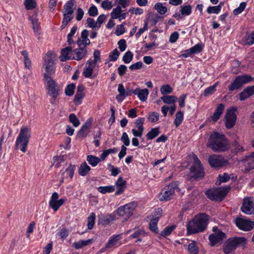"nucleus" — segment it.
Returning <instances> with one entry per match:
<instances>
[{
  "mask_svg": "<svg viewBox=\"0 0 254 254\" xmlns=\"http://www.w3.org/2000/svg\"><path fill=\"white\" fill-rule=\"evenodd\" d=\"M236 226L241 230L249 231L254 227V222L250 220L238 218L235 220Z\"/></svg>",
  "mask_w": 254,
  "mask_h": 254,
  "instance_id": "obj_16",
  "label": "nucleus"
},
{
  "mask_svg": "<svg viewBox=\"0 0 254 254\" xmlns=\"http://www.w3.org/2000/svg\"><path fill=\"white\" fill-rule=\"evenodd\" d=\"M234 148L232 150V152L235 155L238 154L244 151L245 149L238 142H235L233 144Z\"/></svg>",
  "mask_w": 254,
  "mask_h": 254,
  "instance_id": "obj_52",
  "label": "nucleus"
},
{
  "mask_svg": "<svg viewBox=\"0 0 254 254\" xmlns=\"http://www.w3.org/2000/svg\"><path fill=\"white\" fill-rule=\"evenodd\" d=\"M120 53L117 49H114L109 55V60L110 61L115 62L117 61L120 56Z\"/></svg>",
  "mask_w": 254,
  "mask_h": 254,
  "instance_id": "obj_56",
  "label": "nucleus"
},
{
  "mask_svg": "<svg viewBox=\"0 0 254 254\" xmlns=\"http://www.w3.org/2000/svg\"><path fill=\"white\" fill-rule=\"evenodd\" d=\"M158 221L157 218H153L151 220L149 224V229L153 232L156 234L158 233V229L157 227Z\"/></svg>",
  "mask_w": 254,
  "mask_h": 254,
  "instance_id": "obj_41",
  "label": "nucleus"
},
{
  "mask_svg": "<svg viewBox=\"0 0 254 254\" xmlns=\"http://www.w3.org/2000/svg\"><path fill=\"white\" fill-rule=\"evenodd\" d=\"M91 243L92 240L91 239H88L85 241L80 240L78 242L73 243L72 246L75 249L78 250L90 245Z\"/></svg>",
  "mask_w": 254,
  "mask_h": 254,
  "instance_id": "obj_32",
  "label": "nucleus"
},
{
  "mask_svg": "<svg viewBox=\"0 0 254 254\" xmlns=\"http://www.w3.org/2000/svg\"><path fill=\"white\" fill-rule=\"evenodd\" d=\"M208 163L212 167H221L227 165L228 164L227 160L225 159L222 156L213 154L208 158Z\"/></svg>",
  "mask_w": 254,
  "mask_h": 254,
  "instance_id": "obj_13",
  "label": "nucleus"
},
{
  "mask_svg": "<svg viewBox=\"0 0 254 254\" xmlns=\"http://www.w3.org/2000/svg\"><path fill=\"white\" fill-rule=\"evenodd\" d=\"M141 236H145V232H144V231L143 230L139 229V230H136L135 232H134V233L133 234H132L130 236V237L132 238H137L138 239L136 241V242H137V241H141V239H139V238Z\"/></svg>",
  "mask_w": 254,
  "mask_h": 254,
  "instance_id": "obj_61",
  "label": "nucleus"
},
{
  "mask_svg": "<svg viewBox=\"0 0 254 254\" xmlns=\"http://www.w3.org/2000/svg\"><path fill=\"white\" fill-rule=\"evenodd\" d=\"M89 35L88 31L84 29L81 34V38H78L77 41V44L79 48H85V47L90 44V41L88 38Z\"/></svg>",
  "mask_w": 254,
  "mask_h": 254,
  "instance_id": "obj_17",
  "label": "nucleus"
},
{
  "mask_svg": "<svg viewBox=\"0 0 254 254\" xmlns=\"http://www.w3.org/2000/svg\"><path fill=\"white\" fill-rule=\"evenodd\" d=\"M75 170V166L69 165L68 168L65 170V173L68 174L69 177L71 179L72 178L74 171Z\"/></svg>",
  "mask_w": 254,
  "mask_h": 254,
  "instance_id": "obj_63",
  "label": "nucleus"
},
{
  "mask_svg": "<svg viewBox=\"0 0 254 254\" xmlns=\"http://www.w3.org/2000/svg\"><path fill=\"white\" fill-rule=\"evenodd\" d=\"M137 206L136 203L133 202L120 206L117 210V213L121 216L124 217L127 221L133 214V212Z\"/></svg>",
  "mask_w": 254,
  "mask_h": 254,
  "instance_id": "obj_9",
  "label": "nucleus"
},
{
  "mask_svg": "<svg viewBox=\"0 0 254 254\" xmlns=\"http://www.w3.org/2000/svg\"><path fill=\"white\" fill-rule=\"evenodd\" d=\"M69 122L75 127H78L80 124V122L78 119L76 117L74 114H70L69 116Z\"/></svg>",
  "mask_w": 254,
  "mask_h": 254,
  "instance_id": "obj_54",
  "label": "nucleus"
},
{
  "mask_svg": "<svg viewBox=\"0 0 254 254\" xmlns=\"http://www.w3.org/2000/svg\"><path fill=\"white\" fill-rule=\"evenodd\" d=\"M192 6L189 4H185L180 7V12L183 16H189L192 12Z\"/></svg>",
  "mask_w": 254,
  "mask_h": 254,
  "instance_id": "obj_30",
  "label": "nucleus"
},
{
  "mask_svg": "<svg viewBox=\"0 0 254 254\" xmlns=\"http://www.w3.org/2000/svg\"><path fill=\"white\" fill-rule=\"evenodd\" d=\"M224 105L222 103L218 105L214 112V114L212 116H211V118L213 121L217 122L219 119L224 110Z\"/></svg>",
  "mask_w": 254,
  "mask_h": 254,
  "instance_id": "obj_25",
  "label": "nucleus"
},
{
  "mask_svg": "<svg viewBox=\"0 0 254 254\" xmlns=\"http://www.w3.org/2000/svg\"><path fill=\"white\" fill-rule=\"evenodd\" d=\"M160 133L159 127H157L151 129L146 134V137L148 140H152L157 136Z\"/></svg>",
  "mask_w": 254,
  "mask_h": 254,
  "instance_id": "obj_34",
  "label": "nucleus"
},
{
  "mask_svg": "<svg viewBox=\"0 0 254 254\" xmlns=\"http://www.w3.org/2000/svg\"><path fill=\"white\" fill-rule=\"evenodd\" d=\"M87 161L88 163L93 167L96 166L101 160V158H98L96 156L89 155L87 156Z\"/></svg>",
  "mask_w": 254,
  "mask_h": 254,
  "instance_id": "obj_39",
  "label": "nucleus"
},
{
  "mask_svg": "<svg viewBox=\"0 0 254 254\" xmlns=\"http://www.w3.org/2000/svg\"><path fill=\"white\" fill-rule=\"evenodd\" d=\"M43 67L45 69L44 81L47 94L49 97L50 103L53 105H57L59 102V96L61 90L60 85L51 77L55 72L56 55L52 52H48L44 58Z\"/></svg>",
  "mask_w": 254,
  "mask_h": 254,
  "instance_id": "obj_1",
  "label": "nucleus"
},
{
  "mask_svg": "<svg viewBox=\"0 0 254 254\" xmlns=\"http://www.w3.org/2000/svg\"><path fill=\"white\" fill-rule=\"evenodd\" d=\"M127 182L123 180L122 177L118 178L116 182V186L117 188V190L115 193L116 195H119L124 192L126 188Z\"/></svg>",
  "mask_w": 254,
  "mask_h": 254,
  "instance_id": "obj_24",
  "label": "nucleus"
},
{
  "mask_svg": "<svg viewBox=\"0 0 254 254\" xmlns=\"http://www.w3.org/2000/svg\"><path fill=\"white\" fill-rule=\"evenodd\" d=\"M75 89V84L74 83H71L68 84L65 89V94L66 96H72L74 93Z\"/></svg>",
  "mask_w": 254,
  "mask_h": 254,
  "instance_id": "obj_48",
  "label": "nucleus"
},
{
  "mask_svg": "<svg viewBox=\"0 0 254 254\" xmlns=\"http://www.w3.org/2000/svg\"><path fill=\"white\" fill-rule=\"evenodd\" d=\"M94 60H88V63H91L93 64H96L97 63L101 62L100 59V52L98 50H95L93 53Z\"/></svg>",
  "mask_w": 254,
  "mask_h": 254,
  "instance_id": "obj_44",
  "label": "nucleus"
},
{
  "mask_svg": "<svg viewBox=\"0 0 254 254\" xmlns=\"http://www.w3.org/2000/svg\"><path fill=\"white\" fill-rule=\"evenodd\" d=\"M85 94L84 93H77L75 95L74 99V103L75 105H78L81 103V101L83 97H84Z\"/></svg>",
  "mask_w": 254,
  "mask_h": 254,
  "instance_id": "obj_55",
  "label": "nucleus"
},
{
  "mask_svg": "<svg viewBox=\"0 0 254 254\" xmlns=\"http://www.w3.org/2000/svg\"><path fill=\"white\" fill-rule=\"evenodd\" d=\"M154 8L160 14H164L167 10L166 6L163 5L162 3H157L155 4Z\"/></svg>",
  "mask_w": 254,
  "mask_h": 254,
  "instance_id": "obj_51",
  "label": "nucleus"
},
{
  "mask_svg": "<svg viewBox=\"0 0 254 254\" xmlns=\"http://www.w3.org/2000/svg\"><path fill=\"white\" fill-rule=\"evenodd\" d=\"M208 221V216L205 214L195 216L187 226L188 233L192 234L203 232L207 227Z\"/></svg>",
  "mask_w": 254,
  "mask_h": 254,
  "instance_id": "obj_3",
  "label": "nucleus"
},
{
  "mask_svg": "<svg viewBox=\"0 0 254 254\" xmlns=\"http://www.w3.org/2000/svg\"><path fill=\"white\" fill-rule=\"evenodd\" d=\"M75 2L74 0L67 1L64 6L63 13L73 15L74 11L76 8Z\"/></svg>",
  "mask_w": 254,
  "mask_h": 254,
  "instance_id": "obj_22",
  "label": "nucleus"
},
{
  "mask_svg": "<svg viewBox=\"0 0 254 254\" xmlns=\"http://www.w3.org/2000/svg\"><path fill=\"white\" fill-rule=\"evenodd\" d=\"M115 190V187L113 186L99 187L98 188V190L103 194H105L107 192H112Z\"/></svg>",
  "mask_w": 254,
  "mask_h": 254,
  "instance_id": "obj_43",
  "label": "nucleus"
},
{
  "mask_svg": "<svg viewBox=\"0 0 254 254\" xmlns=\"http://www.w3.org/2000/svg\"><path fill=\"white\" fill-rule=\"evenodd\" d=\"M118 91L119 94L116 96V99L118 101L122 102L123 99L126 97V90L123 84H119Z\"/></svg>",
  "mask_w": 254,
  "mask_h": 254,
  "instance_id": "obj_37",
  "label": "nucleus"
},
{
  "mask_svg": "<svg viewBox=\"0 0 254 254\" xmlns=\"http://www.w3.org/2000/svg\"><path fill=\"white\" fill-rule=\"evenodd\" d=\"M149 93V90L146 88L142 89L136 88L132 91V94L137 95L139 100L142 102L146 101Z\"/></svg>",
  "mask_w": 254,
  "mask_h": 254,
  "instance_id": "obj_20",
  "label": "nucleus"
},
{
  "mask_svg": "<svg viewBox=\"0 0 254 254\" xmlns=\"http://www.w3.org/2000/svg\"><path fill=\"white\" fill-rule=\"evenodd\" d=\"M24 4L27 10L33 9L37 6L35 0H25Z\"/></svg>",
  "mask_w": 254,
  "mask_h": 254,
  "instance_id": "obj_49",
  "label": "nucleus"
},
{
  "mask_svg": "<svg viewBox=\"0 0 254 254\" xmlns=\"http://www.w3.org/2000/svg\"><path fill=\"white\" fill-rule=\"evenodd\" d=\"M117 151V149L115 147L105 150L100 155L101 160H104L110 154L115 153Z\"/></svg>",
  "mask_w": 254,
  "mask_h": 254,
  "instance_id": "obj_45",
  "label": "nucleus"
},
{
  "mask_svg": "<svg viewBox=\"0 0 254 254\" xmlns=\"http://www.w3.org/2000/svg\"><path fill=\"white\" fill-rule=\"evenodd\" d=\"M66 159V156L64 155L55 156L53 158L54 163L53 165L56 168H59L64 165H66V163L65 162Z\"/></svg>",
  "mask_w": 254,
  "mask_h": 254,
  "instance_id": "obj_27",
  "label": "nucleus"
},
{
  "mask_svg": "<svg viewBox=\"0 0 254 254\" xmlns=\"http://www.w3.org/2000/svg\"><path fill=\"white\" fill-rule=\"evenodd\" d=\"M253 95H254V85L245 88L239 94V99L240 101H244Z\"/></svg>",
  "mask_w": 254,
  "mask_h": 254,
  "instance_id": "obj_19",
  "label": "nucleus"
},
{
  "mask_svg": "<svg viewBox=\"0 0 254 254\" xmlns=\"http://www.w3.org/2000/svg\"><path fill=\"white\" fill-rule=\"evenodd\" d=\"M133 54L131 51H128L124 55L123 60L126 64L129 63L132 60Z\"/></svg>",
  "mask_w": 254,
  "mask_h": 254,
  "instance_id": "obj_57",
  "label": "nucleus"
},
{
  "mask_svg": "<svg viewBox=\"0 0 254 254\" xmlns=\"http://www.w3.org/2000/svg\"><path fill=\"white\" fill-rule=\"evenodd\" d=\"M29 19L31 21L32 28L35 32H38L40 30V24L37 18V12L35 11L33 15L29 16Z\"/></svg>",
  "mask_w": 254,
  "mask_h": 254,
  "instance_id": "obj_26",
  "label": "nucleus"
},
{
  "mask_svg": "<svg viewBox=\"0 0 254 254\" xmlns=\"http://www.w3.org/2000/svg\"><path fill=\"white\" fill-rule=\"evenodd\" d=\"M175 228V226L174 225L167 227L161 232L160 235L163 237H166L171 234Z\"/></svg>",
  "mask_w": 254,
  "mask_h": 254,
  "instance_id": "obj_53",
  "label": "nucleus"
},
{
  "mask_svg": "<svg viewBox=\"0 0 254 254\" xmlns=\"http://www.w3.org/2000/svg\"><path fill=\"white\" fill-rule=\"evenodd\" d=\"M246 5H247L246 2H241L239 6L233 10V14L235 15H237L240 14L245 9Z\"/></svg>",
  "mask_w": 254,
  "mask_h": 254,
  "instance_id": "obj_60",
  "label": "nucleus"
},
{
  "mask_svg": "<svg viewBox=\"0 0 254 254\" xmlns=\"http://www.w3.org/2000/svg\"><path fill=\"white\" fill-rule=\"evenodd\" d=\"M75 56L73 59L79 61L82 59L87 54V50L85 48H77L73 50Z\"/></svg>",
  "mask_w": 254,
  "mask_h": 254,
  "instance_id": "obj_29",
  "label": "nucleus"
},
{
  "mask_svg": "<svg viewBox=\"0 0 254 254\" xmlns=\"http://www.w3.org/2000/svg\"><path fill=\"white\" fill-rule=\"evenodd\" d=\"M212 231L214 233L209 236L210 245L214 246L218 244H222L226 238V234L217 227H213Z\"/></svg>",
  "mask_w": 254,
  "mask_h": 254,
  "instance_id": "obj_10",
  "label": "nucleus"
},
{
  "mask_svg": "<svg viewBox=\"0 0 254 254\" xmlns=\"http://www.w3.org/2000/svg\"><path fill=\"white\" fill-rule=\"evenodd\" d=\"M87 64L88 66L84 68L83 75L86 78H91L93 69L95 65L91 63H88V62H87Z\"/></svg>",
  "mask_w": 254,
  "mask_h": 254,
  "instance_id": "obj_33",
  "label": "nucleus"
},
{
  "mask_svg": "<svg viewBox=\"0 0 254 254\" xmlns=\"http://www.w3.org/2000/svg\"><path fill=\"white\" fill-rule=\"evenodd\" d=\"M91 123L90 121L87 120L84 125H83L80 129L78 131L77 135L79 137H85L88 133V130L91 127Z\"/></svg>",
  "mask_w": 254,
  "mask_h": 254,
  "instance_id": "obj_28",
  "label": "nucleus"
},
{
  "mask_svg": "<svg viewBox=\"0 0 254 254\" xmlns=\"http://www.w3.org/2000/svg\"><path fill=\"white\" fill-rule=\"evenodd\" d=\"M236 109L230 108L227 110L225 116V123L227 128L230 129L235 125L237 116L236 115Z\"/></svg>",
  "mask_w": 254,
  "mask_h": 254,
  "instance_id": "obj_14",
  "label": "nucleus"
},
{
  "mask_svg": "<svg viewBox=\"0 0 254 254\" xmlns=\"http://www.w3.org/2000/svg\"><path fill=\"white\" fill-rule=\"evenodd\" d=\"M172 88L169 84L163 85L161 86L160 91L162 94L165 95L172 92Z\"/></svg>",
  "mask_w": 254,
  "mask_h": 254,
  "instance_id": "obj_58",
  "label": "nucleus"
},
{
  "mask_svg": "<svg viewBox=\"0 0 254 254\" xmlns=\"http://www.w3.org/2000/svg\"><path fill=\"white\" fill-rule=\"evenodd\" d=\"M188 250L190 254H197L198 252V248L194 243H191L189 245Z\"/></svg>",
  "mask_w": 254,
  "mask_h": 254,
  "instance_id": "obj_62",
  "label": "nucleus"
},
{
  "mask_svg": "<svg viewBox=\"0 0 254 254\" xmlns=\"http://www.w3.org/2000/svg\"><path fill=\"white\" fill-rule=\"evenodd\" d=\"M184 119V113L182 111H178L176 115L174 124L176 127H179L182 123Z\"/></svg>",
  "mask_w": 254,
  "mask_h": 254,
  "instance_id": "obj_40",
  "label": "nucleus"
},
{
  "mask_svg": "<svg viewBox=\"0 0 254 254\" xmlns=\"http://www.w3.org/2000/svg\"><path fill=\"white\" fill-rule=\"evenodd\" d=\"M112 19L119 18L120 20L125 19L127 16L126 13H123L120 6H118L113 9L111 13Z\"/></svg>",
  "mask_w": 254,
  "mask_h": 254,
  "instance_id": "obj_23",
  "label": "nucleus"
},
{
  "mask_svg": "<svg viewBox=\"0 0 254 254\" xmlns=\"http://www.w3.org/2000/svg\"><path fill=\"white\" fill-rule=\"evenodd\" d=\"M254 80V78L250 75L243 74L236 77L233 82L228 86L229 91L232 92L241 89L244 84L249 83Z\"/></svg>",
  "mask_w": 254,
  "mask_h": 254,
  "instance_id": "obj_7",
  "label": "nucleus"
},
{
  "mask_svg": "<svg viewBox=\"0 0 254 254\" xmlns=\"http://www.w3.org/2000/svg\"><path fill=\"white\" fill-rule=\"evenodd\" d=\"M96 215L93 212L90 213V215L87 218V227L89 229H92L95 224Z\"/></svg>",
  "mask_w": 254,
  "mask_h": 254,
  "instance_id": "obj_47",
  "label": "nucleus"
},
{
  "mask_svg": "<svg viewBox=\"0 0 254 254\" xmlns=\"http://www.w3.org/2000/svg\"><path fill=\"white\" fill-rule=\"evenodd\" d=\"M241 43L244 45H252L254 44V32L241 40Z\"/></svg>",
  "mask_w": 254,
  "mask_h": 254,
  "instance_id": "obj_42",
  "label": "nucleus"
},
{
  "mask_svg": "<svg viewBox=\"0 0 254 254\" xmlns=\"http://www.w3.org/2000/svg\"><path fill=\"white\" fill-rule=\"evenodd\" d=\"M145 121L144 118H138L134 122L136 127L138 129L144 130V127L143 126Z\"/></svg>",
  "mask_w": 254,
  "mask_h": 254,
  "instance_id": "obj_59",
  "label": "nucleus"
},
{
  "mask_svg": "<svg viewBox=\"0 0 254 254\" xmlns=\"http://www.w3.org/2000/svg\"><path fill=\"white\" fill-rule=\"evenodd\" d=\"M230 190V186L217 188L208 190L205 194L211 200L221 201Z\"/></svg>",
  "mask_w": 254,
  "mask_h": 254,
  "instance_id": "obj_6",
  "label": "nucleus"
},
{
  "mask_svg": "<svg viewBox=\"0 0 254 254\" xmlns=\"http://www.w3.org/2000/svg\"><path fill=\"white\" fill-rule=\"evenodd\" d=\"M121 239V234L113 235L109 238L108 243L106 245L105 249H111L117 245H121V243L120 242Z\"/></svg>",
  "mask_w": 254,
  "mask_h": 254,
  "instance_id": "obj_21",
  "label": "nucleus"
},
{
  "mask_svg": "<svg viewBox=\"0 0 254 254\" xmlns=\"http://www.w3.org/2000/svg\"><path fill=\"white\" fill-rule=\"evenodd\" d=\"M193 166L190 169L191 171L194 173L193 178L194 179L202 178L204 175L202 165L196 155L193 156Z\"/></svg>",
  "mask_w": 254,
  "mask_h": 254,
  "instance_id": "obj_11",
  "label": "nucleus"
},
{
  "mask_svg": "<svg viewBox=\"0 0 254 254\" xmlns=\"http://www.w3.org/2000/svg\"><path fill=\"white\" fill-rule=\"evenodd\" d=\"M247 243V240L244 237H234L229 238L225 242L223 252L225 254H229L237 247H245Z\"/></svg>",
  "mask_w": 254,
  "mask_h": 254,
  "instance_id": "obj_5",
  "label": "nucleus"
},
{
  "mask_svg": "<svg viewBox=\"0 0 254 254\" xmlns=\"http://www.w3.org/2000/svg\"><path fill=\"white\" fill-rule=\"evenodd\" d=\"M207 146L216 152L226 151L230 147L229 142L225 136L217 132H213L210 134Z\"/></svg>",
  "mask_w": 254,
  "mask_h": 254,
  "instance_id": "obj_2",
  "label": "nucleus"
},
{
  "mask_svg": "<svg viewBox=\"0 0 254 254\" xmlns=\"http://www.w3.org/2000/svg\"><path fill=\"white\" fill-rule=\"evenodd\" d=\"M31 137V129L26 126H22L15 142V149H20L25 153L27 150L28 144Z\"/></svg>",
  "mask_w": 254,
  "mask_h": 254,
  "instance_id": "obj_4",
  "label": "nucleus"
},
{
  "mask_svg": "<svg viewBox=\"0 0 254 254\" xmlns=\"http://www.w3.org/2000/svg\"><path fill=\"white\" fill-rule=\"evenodd\" d=\"M241 161L247 167L246 171L247 172L254 169V152H253L250 155L244 157Z\"/></svg>",
  "mask_w": 254,
  "mask_h": 254,
  "instance_id": "obj_18",
  "label": "nucleus"
},
{
  "mask_svg": "<svg viewBox=\"0 0 254 254\" xmlns=\"http://www.w3.org/2000/svg\"><path fill=\"white\" fill-rule=\"evenodd\" d=\"M241 209L242 211L246 214H254V198L253 197L244 198Z\"/></svg>",
  "mask_w": 254,
  "mask_h": 254,
  "instance_id": "obj_15",
  "label": "nucleus"
},
{
  "mask_svg": "<svg viewBox=\"0 0 254 254\" xmlns=\"http://www.w3.org/2000/svg\"><path fill=\"white\" fill-rule=\"evenodd\" d=\"M218 82L215 83L214 85L212 86H211L210 87H208V88H206L205 90L204 91L203 95L205 96H207L210 95H212L215 91H216V87L217 85H218Z\"/></svg>",
  "mask_w": 254,
  "mask_h": 254,
  "instance_id": "obj_50",
  "label": "nucleus"
},
{
  "mask_svg": "<svg viewBox=\"0 0 254 254\" xmlns=\"http://www.w3.org/2000/svg\"><path fill=\"white\" fill-rule=\"evenodd\" d=\"M159 114L157 112L151 113L148 117L149 121L151 122H156L159 120Z\"/></svg>",
  "mask_w": 254,
  "mask_h": 254,
  "instance_id": "obj_64",
  "label": "nucleus"
},
{
  "mask_svg": "<svg viewBox=\"0 0 254 254\" xmlns=\"http://www.w3.org/2000/svg\"><path fill=\"white\" fill-rule=\"evenodd\" d=\"M90 170L91 168L86 162H84L80 165L78 169V173L80 176H85Z\"/></svg>",
  "mask_w": 254,
  "mask_h": 254,
  "instance_id": "obj_38",
  "label": "nucleus"
},
{
  "mask_svg": "<svg viewBox=\"0 0 254 254\" xmlns=\"http://www.w3.org/2000/svg\"><path fill=\"white\" fill-rule=\"evenodd\" d=\"M59 194L57 192L52 193L50 200L49 202V207L51 208L54 211H57L60 207L63 205L66 201V198H62L59 199Z\"/></svg>",
  "mask_w": 254,
  "mask_h": 254,
  "instance_id": "obj_12",
  "label": "nucleus"
},
{
  "mask_svg": "<svg viewBox=\"0 0 254 254\" xmlns=\"http://www.w3.org/2000/svg\"><path fill=\"white\" fill-rule=\"evenodd\" d=\"M73 15L63 13V19L62 22L61 29H64L69 22L73 19Z\"/></svg>",
  "mask_w": 254,
  "mask_h": 254,
  "instance_id": "obj_36",
  "label": "nucleus"
},
{
  "mask_svg": "<svg viewBox=\"0 0 254 254\" xmlns=\"http://www.w3.org/2000/svg\"><path fill=\"white\" fill-rule=\"evenodd\" d=\"M164 103L174 104L178 100V98L174 95H164L161 98Z\"/></svg>",
  "mask_w": 254,
  "mask_h": 254,
  "instance_id": "obj_35",
  "label": "nucleus"
},
{
  "mask_svg": "<svg viewBox=\"0 0 254 254\" xmlns=\"http://www.w3.org/2000/svg\"><path fill=\"white\" fill-rule=\"evenodd\" d=\"M72 51V47L70 46L67 47L61 50V55L60 57V61L65 62L70 59L68 56L69 54Z\"/></svg>",
  "mask_w": 254,
  "mask_h": 254,
  "instance_id": "obj_31",
  "label": "nucleus"
},
{
  "mask_svg": "<svg viewBox=\"0 0 254 254\" xmlns=\"http://www.w3.org/2000/svg\"><path fill=\"white\" fill-rule=\"evenodd\" d=\"M178 182H174L170 183L166 187L164 188L159 195L161 201H168L171 199V196L174 193L175 190H180L178 187Z\"/></svg>",
  "mask_w": 254,
  "mask_h": 254,
  "instance_id": "obj_8",
  "label": "nucleus"
},
{
  "mask_svg": "<svg viewBox=\"0 0 254 254\" xmlns=\"http://www.w3.org/2000/svg\"><path fill=\"white\" fill-rule=\"evenodd\" d=\"M222 5L221 3H220V4L217 6H209L207 8V12L209 14L211 13H216L218 14L219 13L221 9Z\"/></svg>",
  "mask_w": 254,
  "mask_h": 254,
  "instance_id": "obj_46",
  "label": "nucleus"
}]
</instances>
